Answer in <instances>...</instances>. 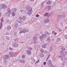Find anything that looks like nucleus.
<instances>
[{
	"instance_id": "1",
	"label": "nucleus",
	"mask_w": 67,
	"mask_h": 67,
	"mask_svg": "<svg viewBox=\"0 0 67 67\" xmlns=\"http://www.w3.org/2000/svg\"><path fill=\"white\" fill-rule=\"evenodd\" d=\"M7 8V6L5 4L2 3L0 5V8L1 9H5Z\"/></svg>"
},
{
	"instance_id": "2",
	"label": "nucleus",
	"mask_w": 67,
	"mask_h": 67,
	"mask_svg": "<svg viewBox=\"0 0 67 67\" xmlns=\"http://www.w3.org/2000/svg\"><path fill=\"white\" fill-rule=\"evenodd\" d=\"M17 10V9L16 8H13L11 9V11L12 12V16H14L15 15V12H16V11Z\"/></svg>"
},
{
	"instance_id": "3",
	"label": "nucleus",
	"mask_w": 67,
	"mask_h": 67,
	"mask_svg": "<svg viewBox=\"0 0 67 67\" xmlns=\"http://www.w3.org/2000/svg\"><path fill=\"white\" fill-rule=\"evenodd\" d=\"M19 44L17 43H15L14 42H13L12 44V46L13 47H18Z\"/></svg>"
},
{
	"instance_id": "4",
	"label": "nucleus",
	"mask_w": 67,
	"mask_h": 67,
	"mask_svg": "<svg viewBox=\"0 0 67 67\" xmlns=\"http://www.w3.org/2000/svg\"><path fill=\"white\" fill-rule=\"evenodd\" d=\"M26 10L28 11H32V7L30 6H27Z\"/></svg>"
},
{
	"instance_id": "5",
	"label": "nucleus",
	"mask_w": 67,
	"mask_h": 67,
	"mask_svg": "<svg viewBox=\"0 0 67 67\" xmlns=\"http://www.w3.org/2000/svg\"><path fill=\"white\" fill-rule=\"evenodd\" d=\"M60 54L62 55V57H65V53L64 52V51H60Z\"/></svg>"
},
{
	"instance_id": "6",
	"label": "nucleus",
	"mask_w": 67,
	"mask_h": 67,
	"mask_svg": "<svg viewBox=\"0 0 67 67\" xmlns=\"http://www.w3.org/2000/svg\"><path fill=\"white\" fill-rule=\"evenodd\" d=\"M59 48L61 50V51H65L66 50V48L63 46H60L59 47Z\"/></svg>"
},
{
	"instance_id": "7",
	"label": "nucleus",
	"mask_w": 67,
	"mask_h": 67,
	"mask_svg": "<svg viewBox=\"0 0 67 67\" xmlns=\"http://www.w3.org/2000/svg\"><path fill=\"white\" fill-rule=\"evenodd\" d=\"M37 37H33V40L34 41V44H36V42H37Z\"/></svg>"
},
{
	"instance_id": "8",
	"label": "nucleus",
	"mask_w": 67,
	"mask_h": 67,
	"mask_svg": "<svg viewBox=\"0 0 67 67\" xmlns=\"http://www.w3.org/2000/svg\"><path fill=\"white\" fill-rule=\"evenodd\" d=\"M61 41V38L59 37H58L57 39L56 42L57 43H59Z\"/></svg>"
},
{
	"instance_id": "9",
	"label": "nucleus",
	"mask_w": 67,
	"mask_h": 67,
	"mask_svg": "<svg viewBox=\"0 0 67 67\" xmlns=\"http://www.w3.org/2000/svg\"><path fill=\"white\" fill-rule=\"evenodd\" d=\"M49 22V19H46L44 21V23H48Z\"/></svg>"
},
{
	"instance_id": "10",
	"label": "nucleus",
	"mask_w": 67,
	"mask_h": 67,
	"mask_svg": "<svg viewBox=\"0 0 67 67\" xmlns=\"http://www.w3.org/2000/svg\"><path fill=\"white\" fill-rule=\"evenodd\" d=\"M5 15L7 16H10V13L9 12H7L5 13Z\"/></svg>"
},
{
	"instance_id": "11",
	"label": "nucleus",
	"mask_w": 67,
	"mask_h": 67,
	"mask_svg": "<svg viewBox=\"0 0 67 67\" xmlns=\"http://www.w3.org/2000/svg\"><path fill=\"white\" fill-rule=\"evenodd\" d=\"M9 56L7 55H5L3 56V58L4 59H7L8 58Z\"/></svg>"
},
{
	"instance_id": "12",
	"label": "nucleus",
	"mask_w": 67,
	"mask_h": 67,
	"mask_svg": "<svg viewBox=\"0 0 67 67\" xmlns=\"http://www.w3.org/2000/svg\"><path fill=\"white\" fill-rule=\"evenodd\" d=\"M9 54L11 57H13V55H14V53L12 52H9Z\"/></svg>"
},
{
	"instance_id": "13",
	"label": "nucleus",
	"mask_w": 67,
	"mask_h": 67,
	"mask_svg": "<svg viewBox=\"0 0 67 67\" xmlns=\"http://www.w3.org/2000/svg\"><path fill=\"white\" fill-rule=\"evenodd\" d=\"M42 36L43 38H45L47 36V35L45 34H43L42 35Z\"/></svg>"
},
{
	"instance_id": "14",
	"label": "nucleus",
	"mask_w": 67,
	"mask_h": 67,
	"mask_svg": "<svg viewBox=\"0 0 67 67\" xmlns=\"http://www.w3.org/2000/svg\"><path fill=\"white\" fill-rule=\"evenodd\" d=\"M26 52H27V54L28 55H29L30 54H31V51L30 50H26Z\"/></svg>"
},
{
	"instance_id": "15",
	"label": "nucleus",
	"mask_w": 67,
	"mask_h": 67,
	"mask_svg": "<svg viewBox=\"0 0 67 67\" xmlns=\"http://www.w3.org/2000/svg\"><path fill=\"white\" fill-rule=\"evenodd\" d=\"M32 12H33L32 11H28L27 12V14L29 15H31L32 14Z\"/></svg>"
},
{
	"instance_id": "16",
	"label": "nucleus",
	"mask_w": 67,
	"mask_h": 67,
	"mask_svg": "<svg viewBox=\"0 0 67 67\" xmlns=\"http://www.w3.org/2000/svg\"><path fill=\"white\" fill-rule=\"evenodd\" d=\"M46 46H47V44H45L43 45H42V47L43 48H46Z\"/></svg>"
},
{
	"instance_id": "17",
	"label": "nucleus",
	"mask_w": 67,
	"mask_h": 67,
	"mask_svg": "<svg viewBox=\"0 0 67 67\" xmlns=\"http://www.w3.org/2000/svg\"><path fill=\"white\" fill-rule=\"evenodd\" d=\"M11 29V26H8L7 28V30L8 31H10Z\"/></svg>"
},
{
	"instance_id": "18",
	"label": "nucleus",
	"mask_w": 67,
	"mask_h": 67,
	"mask_svg": "<svg viewBox=\"0 0 67 67\" xmlns=\"http://www.w3.org/2000/svg\"><path fill=\"white\" fill-rule=\"evenodd\" d=\"M18 26H19V24L17 23L15 24L14 25V27L15 28H16L17 27H18Z\"/></svg>"
},
{
	"instance_id": "19",
	"label": "nucleus",
	"mask_w": 67,
	"mask_h": 67,
	"mask_svg": "<svg viewBox=\"0 0 67 67\" xmlns=\"http://www.w3.org/2000/svg\"><path fill=\"white\" fill-rule=\"evenodd\" d=\"M46 3L47 5H49L51 4V2L50 1H49L46 2Z\"/></svg>"
},
{
	"instance_id": "20",
	"label": "nucleus",
	"mask_w": 67,
	"mask_h": 67,
	"mask_svg": "<svg viewBox=\"0 0 67 67\" xmlns=\"http://www.w3.org/2000/svg\"><path fill=\"white\" fill-rule=\"evenodd\" d=\"M19 33L20 34H22V33H25V31L23 30H21L20 32Z\"/></svg>"
},
{
	"instance_id": "21",
	"label": "nucleus",
	"mask_w": 67,
	"mask_h": 67,
	"mask_svg": "<svg viewBox=\"0 0 67 67\" xmlns=\"http://www.w3.org/2000/svg\"><path fill=\"white\" fill-rule=\"evenodd\" d=\"M20 63H25V61L24 60H20Z\"/></svg>"
},
{
	"instance_id": "22",
	"label": "nucleus",
	"mask_w": 67,
	"mask_h": 67,
	"mask_svg": "<svg viewBox=\"0 0 67 67\" xmlns=\"http://www.w3.org/2000/svg\"><path fill=\"white\" fill-rule=\"evenodd\" d=\"M26 19L25 16H24L22 18V19L23 21H24V20H25Z\"/></svg>"
},
{
	"instance_id": "23",
	"label": "nucleus",
	"mask_w": 67,
	"mask_h": 67,
	"mask_svg": "<svg viewBox=\"0 0 67 67\" xmlns=\"http://www.w3.org/2000/svg\"><path fill=\"white\" fill-rule=\"evenodd\" d=\"M39 37V38H40L41 41H43V37H41V36H40Z\"/></svg>"
},
{
	"instance_id": "24",
	"label": "nucleus",
	"mask_w": 67,
	"mask_h": 67,
	"mask_svg": "<svg viewBox=\"0 0 67 67\" xmlns=\"http://www.w3.org/2000/svg\"><path fill=\"white\" fill-rule=\"evenodd\" d=\"M64 16H65V14H63L62 15H61V19L63 18L64 17Z\"/></svg>"
},
{
	"instance_id": "25",
	"label": "nucleus",
	"mask_w": 67,
	"mask_h": 67,
	"mask_svg": "<svg viewBox=\"0 0 67 67\" xmlns=\"http://www.w3.org/2000/svg\"><path fill=\"white\" fill-rule=\"evenodd\" d=\"M7 11H8V12H9L10 13H11V11L10 10V9L9 8H8Z\"/></svg>"
},
{
	"instance_id": "26",
	"label": "nucleus",
	"mask_w": 67,
	"mask_h": 67,
	"mask_svg": "<svg viewBox=\"0 0 67 67\" xmlns=\"http://www.w3.org/2000/svg\"><path fill=\"white\" fill-rule=\"evenodd\" d=\"M51 13H49L47 16V18H49L51 16Z\"/></svg>"
},
{
	"instance_id": "27",
	"label": "nucleus",
	"mask_w": 67,
	"mask_h": 67,
	"mask_svg": "<svg viewBox=\"0 0 67 67\" xmlns=\"http://www.w3.org/2000/svg\"><path fill=\"white\" fill-rule=\"evenodd\" d=\"M28 49L29 50H30V51H32L33 49V48L31 47H27Z\"/></svg>"
},
{
	"instance_id": "28",
	"label": "nucleus",
	"mask_w": 67,
	"mask_h": 67,
	"mask_svg": "<svg viewBox=\"0 0 67 67\" xmlns=\"http://www.w3.org/2000/svg\"><path fill=\"white\" fill-rule=\"evenodd\" d=\"M18 22L19 23H21V24H23V23H24L23 21H22V20L21 21H18Z\"/></svg>"
},
{
	"instance_id": "29",
	"label": "nucleus",
	"mask_w": 67,
	"mask_h": 67,
	"mask_svg": "<svg viewBox=\"0 0 67 67\" xmlns=\"http://www.w3.org/2000/svg\"><path fill=\"white\" fill-rule=\"evenodd\" d=\"M47 41L48 42H50L51 41V38L48 37L47 39Z\"/></svg>"
},
{
	"instance_id": "30",
	"label": "nucleus",
	"mask_w": 67,
	"mask_h": 67,
	"mask_svg": "<svg viewBox=\"0 0 67 67\" xmlns=\"http://www.w3.org/2000/svg\"><path fill=\"white\" fill-rule=\"evenodd\" d=\"M40 55L41 57H43L44 56V54H43V53H41L40 54Z\"/></svg>"
},
{
	"instance_id": "31",
	"label": "nucleus",
	"mask_w": 67,
	"mask_h": 67,
	"mask_svg": "<svg viewBox=\"0 0 67 67\" xmlns=\"http://www.w3.org/2000/svg\"><path fill=\"white\" fill-rule=\"evenodd\" d=\"M48 15V13H47L44 15V16H47Z\"/></svg>"
},
{
	"instance_id": "32",
	"label": "nucleus",
	"mask_w": 67,
	"mask_h": 67,
	"mask_svg": "<svg viewBox=\"0 0 67 67\" xmlns=\"http://www.w3.org/2000/svg\"><path fill=\"white\" fill-rule=\"evenodd\" d=\"M2 27V23H1V25H0V29H1Z\"/></svg>"
},
{
	"instance_id": "33",
	"label": "nucleus",
	"mask_w": 67,
	"mask_h": 67,
	"mask_svg": "<svg viewBox=\"0 0 67 67\" xmlns=\"http://www.w3.org/2000/svg\"><path fill=\"white\" fill-rule=\"evenodd\" d=\"M48 65V66H50L51 65H52V63H47Z\"/></svg>"
},
{
	"instance_id": "34",
	"label": "nucleus",
	"mask_w": 67,
	"mask_h": 67,
	"mask_svg": "<svg viewBox=\"0 0 67 67\" xmlns=\"http://www.w3.org/2000/svg\"><path fill=\"white\" fill-rule=\"evenodd\" d=\"M48 10H50V9H51V5L48 6Z\"/></svg>"
},
{
	"instance_id": "35",
	"label": "nucleus",
	"mask_w": 67,
	"mask_h": 67,
	"mask_svg": "<svg viewBox=\"0 0 67 67\" xmlns=\"http://www.w3.org/2000/svg\"><path fill=\"white\" fill-rule=\"evenodd\" d=\"M15 42L16 43H18L19 42V40H15Z\"/></svg>"
},
{
	"instance_id": "36",
	"label": "nucleus",
	"mask_w": 67,
	"mask_h": 67,
	"mask_svg": "<svg viewBox=\"0 0 67 67\" xmlns=\"http://www.w3.org/2000/svg\"><path fill=\"white\" fill-rule=\"evenodd\" d=\"M6 38L7 40H9L10 38H9V37H8V36H7L6 37Z\"/></svg>"
},
{
	"instance_id": "37",
	"label": "nucleus",
	"mask_w": 67,
	"mask_h": 67,
	"mask_svg": "<svg viewBox=\"0 0 67 67\" xmlns=\"http://www.w3.org/2000/svg\"><path fill=\"white\" fill-rule=\"evenodd\" d=\"M3 62H4V63L5 64V63H7V61L5 60H4Z\"/></svg>"
},
{
	"instance_id": "38",
	"label": "nucleus",
	"mask_w": 67,
	"mask_h": 67,
	"mask_svg": "<svg viewBox=\"0 0 67 67\" xmlns=\"http://www.w3.org/2000/svg\"><path fill=\"white\" fill-rule=\"evenodd\" d=\"M63 64H62V65L63 66H64V65H65L66 64V62H64Z\"/></svg>"
},
{
	"instance_id": "39",
	"label": "nucleus",
	"mask_w": 67,
	"mask_h": 67,
	"mask_svg": "<svg viewBox=\"0 0 67 67\" xmlns=\"http://www.w3.org/2000/svg\"><path fill=\"white\" fill-rule=\"evenodd\" d=\"M58 31H59V32H62V30L59 28L58 29Z\"/></svg>"
},
{
	"instance_id": "40",
	"label": "nucleus",
	"mask_w": 67,
	"mask_h": 67,
	"mask_svg": "<svg viewBox=\"0 0 67 67\" xmlns=\"http://www.w3.org/2000/svg\"><path fill=\"white\" fill-rule=\"evenodd\" d=\"M40 51H41V53H44V50L42 49H40Z\"/></svg>"
},
{
	"instance_id": "41",
	"label": "nucleus",
	"mask_w": 67,
	"mask_h": 67,
	"mask_svg": "<svg viewBox=\"0 0 67 67\" xmlns=\"http://www.w3.org/2000/svg\"><path fill=\"white\" fill-rule=\"evenodd\" d=\"M24 30H25V32H28L29 31L27 29H24Z\"/></svg>"
},
{
	"instance_id": "42",
	"label": "nucleus",
	"mask_w": 67,
	"mask_h": 67,
	"mask_svg": "<svg viewBox=\"0 0 67 67\" xmlns=\"http://www.w3.org/2000/svg\"><path fill=\"white\" fill-rule=\"evenodd\" d=\"M47 63H52V62H51V60H48V62Z\"/></svg>"
},
{
	"instance_id": "43",
	"label": "nucleus",
	"mask_w": 67,
	"mask_h": 67,
	"mask_svg": "<svg viewBox=\"0 0 67 67\" xmlns=\"http://www.w3.org/2000/svg\"><path fill=\"white\" fill-rule=\"evenodd\" d=\"M19 19L20 20H22V18L21 17H19Z\"/></svg>"
},
{
	"instance_id": "44",
	"label": "nucleus",
	"mask_w": 67,
	"mask_h": 67,
	"mask_svg": "<svg viewBox=\"0 0 67 67\" xmlns=\"http://www.w3.org/2000/svg\"><path fill=\"white\" fill-rule=\"evenodd\" d=\"M43 2H42V3L41 4V7H43L44 6V4H43Z\"/></svg>"
},
{
	"instance_id": "45",
	"label": "nucleus",
	"mask_w": 67,
	"mask_h": 67,
	"mask_svg": "<svg viewBox=\"0 0 67 67\" xmlns=\"http://www.w3.org/2000/svg\"><path fill=\"white\" fill-rule=\"evenodd\" d=\"M58 18H59V19H60V18H61V15H58Z\"/></svg>"
},
{
	"instance_id": "46",
	"label": "nucleus",
	"mask_w": 67,
	"mask_h": 67,
	"mask_svg": "<svg viewBox=\"0 0 67 67\" xmlns=\"http://www.w3.org/2000/svg\"><path fill=\"white\" fill-rule=\"evenodd\" d=\"M64 37L67 40V35H64Z\"/></svg>"
},
{
	"instance_id": "47",
	"label": "nucleus",
	"mask_w": 67,
	"mask_h": 67,
	"mask_svg": "<svg viewBox=\"0 0 67 67\" xmlns=\"http://www.w3.org/2000/svg\"><path fill=\"white\" fill-rule=\"evenodd\" d=\"M48 32V31H44V33L45 34H47V33Z\"/></svg>"
},
{
	"instance_id": "48",
	"label": "nucleus",
	"mask_w": 67,
	"mask_h": 67,
	"mask_svg": "<svg viewBox=\"0 0 67 67\" xmlns=\"http://www.w3.org/2000/svg\"><path fill=\"white\" fill-rule=\"evenodd\" d=\"M50 56H51V54H49V55L47 57V58H48V59L49 58V57H50Z\"/></svg>"
},
{
	"instance_id": "49",
	"label": "nucleus",
	"mask_w": 67,
	"mask_h": 67,
	"mask_svg": "<svg viewBox=\"0 0 67 67\" xmlns=\"http://www.w3.org/2000/svg\"><path fill=\"white\" fill-rule=\"evenodd\" d=\"M6 21L7 23H9V20L8 19H7Z\"/></svg>"
},
{
	"instance_id": "50",
	"label": "nucleus",
	"mask_w": 67,
	"mask_h": 67,
	"mask_svg": "<svg viewBox=\"0 0 67 67\" xmlns=\"http://www.w3.org/2000/svg\"><path fill=\"white\" fill-rule=\"evenodd\" d=\"M47 53V51H46L44 52V54H46Z\"/></svg>"
},
{
	"instance_id": "51",
	"label": "nucleus",
	"mask_w": 67,
	"mask_h": 67,
	"mask_svg": "<svg viewBox=\"0 0 67 67\" xmlns=\"http://www.w3.org/2000/svg\"><path fill=\"white\" fill-rule=\"evenodd\" d=\"M19 30L21 31V30H22V28H21V27H19Z\"/></svg>"
},
{
	"instance_id": "52",
	"label": "nucleus",
	"mask_w": 67,
	"mask_h": 67,
	"mask_svg": "<svg viewBox=\"0 0 67 67\" xmlns=\"http://www.w3.org/2000/svg\"><path fill=\"white\" fill-rule=\"evenodd\" d=\"M22 58H25V57H24V55H23L22 57Z\"/></svg>"
},
{
	"instance_id": "53",
	"label": "nucleus",
	"mask_w": 67,
	"mask_h": 67,
	"mask_svg": "<svg viewBox=\"0 0 67 67\" xmlns=\"http://www.w3.org/2000/svg\"><path fill=\"white\" fill-rule=\"evenodd\" d=\"M9 49L10 50H11V51H12V50H13V48H12L11 47H10L9 48Z\"/></svg>"
},
{
	"instance_id": "54",
	"label": "nucleus",
	"mask_w": 67,
	"mask_h": 67,
	"mask_svg": "<svg viewBox=\"0 0 67 67\" xmlns=\"http://www.w3.org/2000/svg\"><path fill=\"white\" fill-rule=\"evenodd\" d=\"M36 17H38L39 16V15L38 14H37L36 15Z\"/></svg>"
},
{
	"instance_id": "55",
	"label": "nucleus",
	"mask_w": 67,
	"mask_h": 67,
	"mask_svg": "<svg viewBox=\"0 0 67 67\" xmlns=\"http://www.w3.org/2000/svg\"><path fill=\"white\" fill-rule=\"evenodd\" d=\"M40 60H38L37 62H36L35 63V64H37V63H38L39 62Z\"/></svg>"
},
{
	"instance_id": "56",
	"label": "nucleus",
	"mask_w": 67,
	"mask_h": 67,
	"mask_svg": "<svg viewBox=\"0 0 67 67\" xmlns=\"http://www.w3.org/2000/svg\"><path fill=\"white\" fill-rule=\"evenodd\" d=\"M64 53H65V55H67V51H65Z\"/></svg>"
},
{
	"instance_id": "57",
	"label": "nucleus",
	"mask_w": 67,
	"mask_h": 67,
	"mask_svg": "<svg viewBox=\"0 0 67 67\" xmlns=\"http://www.w3.org/2000/svg\"><path fill=\"white\" fill-rule=\"evenodd\" d=\"M16 34H16V32H15L14 33V35L15 36H16Z\"/></svg>"
},
{
	"instance_id": "58",
	"label": "nucleus",
	"mask_w": 67,
	"mask_h": 67,
	"mask_svg": "<svg viewBox=\"0 0 67 67\" xmlns=\"http://www.w3.org/2000/svg\"><path fill=\"white\" fill-rule=\"evenodd\" d=\"M49 34H50L48 32L47 33V35H49Z\"/></svg>"
},
{
	"instance_id": "59",
	"label": "nucleus",
	"mask_w": 67,
	"mask_h": 67,
	"mask_svg": "<svg viewBox=\"0 0 67 67\" xmlns=\"http://www.w3.org/2000/svg\"><path fill=\"white\" fill-rule=\"evenodd\" d=\"M1 21L2 23H3V19H2V18L1 19Z\"/></svg>"
},
{
	"instance_id": "60",
	"label": "nucleus",
	"mask_w": 67,
	"mask_h": 67,
	"mask_svg": "<svg viewBox=\"0 0 67 67\" xmlns=\"http://www.w3.org/2000/svg\"><path fill=\"white\" fill-rule=\"evenodd\" d=\"M58 58H62V57L61 56H59V57H58Z\"/></svg>"
},
{
	"instance_id": "61",
	"label": "nucleus",
	"mask_w": 67,
	"mask_h": 67,
	"mask_svg": "<svg viewBox=\"0 0 67 67\" xmlns=\"http://www.w3.org/2000/svg\"><path fill=\"white\" fill-rule=\"evenodd\" d=\"M46 62H44L43 63L44 65H46Z\"/></svg>"
},
{
	"instance_id": "62",
	"label": "nucleus",
	"mask_w": 67,
	"mask_h": 67,
	"mask_svg": "<svg viewBox=\"0 0 67 67\" xmlns=\"http://www.w3.org/2000/svg\"><path fill=\"white\" fill-rule=\"evenodd\" d=\"M55 31H53V32H52V34H54V33H55Z\"/></svg>"
},
{
	"instance_id": "63",
	"label": "nucleus",
	"mask_w": 67,
	"mask_h": 67,
	"mask_svg": "<svg viewBox=\"0 0 67 67\" xmlns=\"http://www.w3.org/2000/svg\"><path fill=\"white\" fill-rule=\"evenodd\" d=\"M52 47H51V48L50 49V51H52Z\"/></svg>"
},
{
	"instance_id": "64",
	"label": "nucleus",
	"mask_w": 67,
	"mask_h": 67,
	"mask_svg": "<svg viewBox=\"0 0 67 67\" xmlns=\"http://www.w3.org/2000/svg\"><path fill=\"white\" fill-rule=\"evenodd\" d=\"M57 34V33L55 32L54 34V35H55L56 34Z\"/></svg>"
}]
</instances>
